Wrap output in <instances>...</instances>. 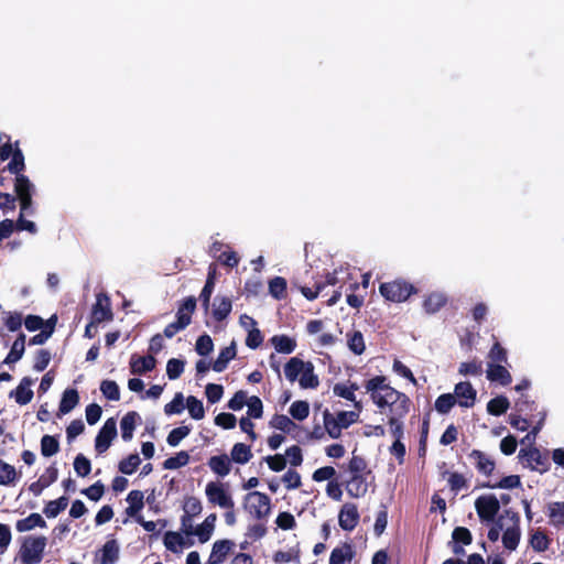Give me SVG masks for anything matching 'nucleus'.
I'll return each instance as SVG.
<instances>
[{"instance_id":"43","label":"nucleus","mask_w":564,"mask_h":564,"mask_svg":"<svg viewBox=\"0 0 564 564\" xmlns=\"http://www.w3.org/2000/svg\"><path fill=\"white\" fill-rule=\"evenodd\" d=\"M325 431L332 438H338L341 435L344 426L339 424L338 417H334L332 413L326 409L323 413Z\"/></svg>"},{"instance_id":"51","label":"nucleus","mask_w":564,"mask_h":564,"mask_svg":"<svg viewBox=\"0 0 564 564\" xmlns=\"http://www.w3.org/2000/svg\"><path fill=\"white\" fill-rule=\"evenodd\" d=\"M348 470L351 475H369L371 471L368 469V464L362 456L355 455L352 453V457L348 463Z\"/></svg>"},{"instance_id":"5","label":"nucleus","mask_w":564,"mask_h":564,"mask_svg":"<svg viewBox=\"0 0 564 564\" xmlns=\"http://www.w3.org/2000/svg\"><path fill=\"white\" fill-rule=\"evenodd\" d=\"M245 509L256 519H264L271 511V501L268 495L260 491L248 492L243 498Z\"/></svg>"},{"instance_id":"58","label":"nucleus","mask_w":564,"mask_h":564,"mask_svg":"<svg viewBox=\"0 0 564 564\" xmlns=\"http://www.w3.org/2000/svg\"><path fill=\"white\" fill-rule=\"evenodd\" d=\"M514 410L520 414L530 416L531 413L536 410V404L534 401L530 400L527 394H521L514 402Z\"/></svg>"},{"instance_id":"42","label":"nucleus","mask_w":564,"mask_h":564,"mask_svg":"<svg viewBox=\"0 0 564 564\" xmlns=\"http://www.w3.org/2000/svg\"><path fill=\"white\" fill-rule=\"evenodd\" d=\"M349 275V272L347 269H336L333 272H328L324 280H319V284L323 285V290L328 286H335L339 284V289L343 288V283L345 282V279Z\"/></svg>"},{"instance_id":"17","label":"nucleus","mask_w":564,"mask_h":564,"mask_svg":"<svg viewBox=\"0 0 564 564\" xmlns=\"http://www.w3.org/2000/svg\"><path fill=\"white\" fill-rule=\"evenodd\" d=\"M156 366V359L152 355L138 356L132 355L130 358V371L133 375H144L152 371Z\"/></svg>"},{"instance_id":"45","label":"nucleus","mask_w":564,"mask_h":564,"mask_svg":"<svg viewBox=\"0 0 564 564\" xmlns=\"http://www.w3.org/2000/svg\"><path fill=\"white\" fill-rule=\"evenodd\" d=\"M547 513L550 518V522L554 527L564 525V501L560 502H550L547 505Z\"/></svg>"},{"instance_id":"55","label":"nucleus","mask_w":564,"mask_h":564,"mask_svg":"<svg viewBox=\"0 0 564 564\" xmlns=\"http://www.w3.org/2000/svg\"><path fill=\"white\" fill-rule=\"evenodd\" d=\"M17 479V470L14 466L0 459V485L9 486Z\"/></svg>"},{"instance_id":"64","label":"nucleus","mask_w":564,"mask_h":564,"mask_svg":"<svg viewBox=\"0 0 564 564\" xmlns=\"http://www.w3.org/2000/svg\"><path fill=\"white\" fill-rule=\"evenodd\" d=\"M488 358L494 364H506L508 361V354L506 348H503L501 344L496 340L488 352Z\"/></svg>"},{"instance_id":"23","label":"nucleus","mask_w":564,"mask_h":564,"mask_svg":"<svg viewBox=\"0 0 564 564\" xmlns=\"http://www.w3.org/2000/svg\"><path fill=\"white\" fill-rule=\"evenodd\" d=\"M141 421V416L135 411H129L124 414L120 422L121 437L124 442H129L133 437V432L137 425V422Z\"/></svg>"},{"instance_id":"6","label":"nucleus","mask_w":564,"mask_h":564,"mask_svg":"<svg viewBox=\"0 0 564 564\" xmlns=\"http://www.w3.org/2000/svg\"><path fill=\"white\" fill-rule=\"evenodd\" d=\"M205 494L210 505L218 506L223 509H235V501L230 492L225 488V484L209 481L206 485Z\"/></svg>"},{"instance_id":"60","label":"nucleus","mask_w":564,"mask_h":564,"mask_svg":"<svg viewBox=\"0 0 564 564\" xmlns=\"http://www.w3.org/2000/svg\"><path fill=\"white\" fill-rule=\"evenodd\" d=\"M270 425L273 429L280 430L285 433H289L292 427L296 426V424L285 414H274L270 421Z\"/></svg>"},{"instance_id":"59","label":"nucleus","mask_w":564,"mask_h":564,"mask_svg":"<svg viewBox=\"0 0 564 564\" xmlns=\"http://www.w3.org/2000/svg\"><path fill=\"white\" fill-rule=\"evenodd\" d=\"M186 406L189 412V415L194 420H202L205 416V410H204L203 402L200 400H198L196 397H194V395L187 397Z\"/></svg>"},{"instance_id":"63","label":"nucleus","mask_w":564,"mask_h":564,"mask_svg":"<svg viewBox=\"0 0 564 564\" xmlns=\"http://www.w3.org/2000/svg\"><path fill=\"white\" fill-rule=\"evenodd\" d=\"M445 474H447V471ZM448 475L449 476H448L447 482L453 492L458 494L460 490L468 487L467 479L465 478V476L463 474L454 471V473H448Z\"/></svg>"},{"instance_id":"26","label":"nucleus","mask_w":564,"mask_h":564,"mask_svg":"<svg viewBox=\"0 0 564 564\" xmlns=\"http://www.w3.org/2000/svg\"><path fill=\"white\" fill-rule=\"evenodd\" d=\"M232 310V302L227 296L217 295L214 300L212 315L215 321L221 322L226 319Z\"/></svg>"},{"instance_id":"61","label":"nucleus","mask_w":564,"mask_h":564,"mask_svg":"<svg viewBox=\"0 0 564 564\" xmlns=\"http://www.w3.org/2000/svg\"><path fill=\"white\" fill-rule=\"evenodd\" d=\"M185 361L177 358H172L166 364V375L170 380H176L184 371Z\"/></svg>"},{"instance_id":"48","label":"nucleus","mask_w":564,"mask_h":564,"mask_svg":"<svg viewBox=\"0 0 564 564\" xmlns=\"http://www.w3.org/2000/svg\"><path fill=\"white\" fill-rule=\"evenodd\" d=\"M141 464L139 454L133 453L119 462L118 470L124 475H132Z\"/></svg>"},{"instance_id":"1","label":"nucleus","mask_w":564,"mask_h":564,"mask_svg":"<svg viewBox=\"0 0 564 564\" xmlns=\"http://www.w3.org/2000/svg\"><path fill=\"white\" fill-rule=\"evenodd\" d=\"M365 389L370 393L372 402L379 409L389 408L392 416L389 417L391 435L394 440L403 437L404 430L400 419L410 411L411 401L409 397L387 383V377L375 376L365 382Z\"/></svg>"},{"instance_id":"10","label":"nucleus","mask_w":564,"mask_h":564,"mask_svg":"<svg viewBox=\"0 0 564 564\" xmlns=\"http://www.w3.org/2000/svg\"><path fill=\"white\" fill-rule=\"evenodd\" d=\"M117 436V423L113 417H109L95 438V449L98 454L105 453Z\"/></svg>"},{"instance_id":"54","label":"nucleus","mask_w":564,"mask_h":564,"mask_svg":"<svg viewBox=\"0 0 564 564\" xmlns=\"http://www.w3.org/2000/svg\"><path fill=\"white\" fill-rule=\"evenodd\" d=\"M456 402H457V400L454 394H452V393L441 394L435 400V410L440 414H447L452 410V408L456 404Z\"/></svg>"},{"instance_id":"29","label":"nucleus","mask_w":564,"mask_h":564,"mask_svg":"<svg viewBox=\"0 0 564 564\" xmlns=\"http://www.w3.org/2000/svg\"><path fill=\"white\" fill-rule=\"evenodd\" d=\"M25 351V334L20 333L13 341L11 349L3 360L6 365H12L19 361Z\"/></svg>"},{"instance_id":"46","label":"nucleus","mask_w":564,"mask_h":564,"mask_svg":"<svg viewBox=\"0 0 564 564\" xmlns=\"http://www.w3.org/2000/svg\"><path fill=\"white\" fill-rule=\"evenodd\" d=\"M286 280L282 276H274L269 281V293L275 300H283L286 297Z\"/></svg>"},{"instance_id":"24","label":"nucleus","mask_w":564,"mask_h":564,"mask_svg":"<svg viewBox=\"0 0 564 564\" xmlns=\"http://www.w3.org/2000/svg\"><path fill=\"white\" fill-rule=\"evenodd\" d=\"M355 550L350 542H344L341 546L335 547L330 552L329 564H345L355 557Z\"/></svg>"},{"instance_id":"57","label":"nucleus","mask_w":564,"mask_h":564,"mask_svg":"<svg viewBox=\"0 0 564 564\" xmlns=\"http://www.w3.org/2000/svg\"><path fill=\"white\" fill-rule=\"evenodd\" d=\"M521 486V479L518 475H509L501 478L497 484H484L487 488H501V489H513Z\"/></svg>"},{"instance_id":"31","label":"nucleus","mask_w":564,"mask_h":564,"mask_svg":"<svg viewBox=\"0 0 564 564\" xmlns=\"http://www.w3.org/2000/svg\"><path fill=\"white\" fill-rule=\"evenodd\" d=\"M36 527L46 528V522L40 513H31L15 522V530L21 533L31 531Z\"/></svg>"},{"instance_id":"40","label":"nucleus","mask_w":564,"mask_h":564,"mask_svg":"<svg viewBox=\"0 0 564 564\" xmlns=\"http://www.w3.org/2000/svg\"><path fill=\"white\" fill-rule=\"evenodd\" d=\"M231 460L237 464H247L252 458L250 445L245 443H236L230 452Z\"/></svg>"},{"instance_id":"7","label":"nucleus","mask_w":564,"mask_h":564,"mask_svg":"<svg viewBox=\"0 0 564 564\" xmlns=\"http://www.w3.org/2000/svg\"><path fill=\"white\" fill-rule=\"evenodd\" d=\"M15 198L20 202L22 212H29L32 208V197L35 193V187L30 178L24 174H18L14 180Z\"/></svg>"},{"instance_id":"39","label":"nucleus","mask_w":564,"mask_h":564,"mask_svg":"<svg viewBox=\"0 0 564 564\" xmlns=\"http://www.w3.org/2000/svg\"><path fill=\"white\" fill-rule=\"evenodd\" d=\"M520 538V525H511L507 528L502 534L503 546L509 551H514L519 545Z\"/></svg>"},{"instance_id":"3","label":"nucleus","mask_w":564,"mask_h":564,"mask_svg":"<svg viewBox=\"0 0 564 564\" xmlns=\"http://www.w3.org/2000/svg\"><path fill=\"white\" fill-rule=\"evenodd\" d=\"M197 300L195 296L185 297L177 306L176 321L167 324L163 330L166 338L174 337L178 332L184 330L191 323L196 311Z\"/></svg>"},{"instance_id":"15","label":"nucleus","mask_w":564,"mask_h":564,"mask_svg":"<svg viewBox=\"0 0 564 564\" xmlns=\"http://www.w3.org/2000/svg\"><path fill=\"white\" fill-rule=\"evenodd\" d=\"M58 469L55 464L46 468L45 473L40 478L29 486V490L34 496H40L42 491L57 480Z\"/></svg>"},{"instance_id":"28","label":"nucleus","mask_w":564,"mask_h":564,"mask_svg":"<svg viewBox=\"0 0 564 564\" xmlns=\"http://www.w3.org/2000/svg\"><path fill=\"white\" fill-rule=\"evenodd\" d=\"M447 304V296L442 292H432L423 301V308L427 314H434Z\"/></svg>"},{"instance_id":"62","label":"nucleus","mask_w":564,"mask_h":564,"mask_svg":"<svg viewBox=\"0 0 564 564\" xmlns=\"http://www.w3.org/2000/svg\"><path fill=\"white\" fill-rule=\"evenodd\" d=\"M191 433V427L187 425H182L173 429L166 438V442L170 446H177L183 438H185Z\"/></svg>"},{"instance_id":"35","label":"nucleus","mask_w":564,"mask_h":564,"mask_svg":"<svg viewBox=\"0 0 564 564\" xmlns=\"http://www.w3.org/2000/svg\"><path fill=\"white\" fill-rule=\"evenodd\" d=\"M127 501L129 507L126 512L129 517H135L144 507V495L140 490H131L128 494Z\"/></svg>"},{"instance_id":"30","label":"nucleus","mask_w":564,"mask_h":564,"mask_svg":"<svg viewBox=\"0 0 564 564\" xmlns=\"http://www.w3.org/2000/svg\"><path fill=\"white\" fill-rule=\"evenodd\" d=\"M101 554L99 557L100 564H113L119 558V544L117 540H108L100 550Z\"/></svg>"},{"instance_id":"44","label":"nucleus","mask_w":564,"mask_h":564,"mask_svg":"<svg viewBox=\"0 0 564 564\" xmlns=\"http://www.w3.org/2000/svg\"><path fill=\"white\" fill-rule=\"evenodd\" d=\"M509 406L510 402L508 398L505 395H498L487 403V411L491 415L500 416L508 411Z\"/></svg>"},{"instance_id":"53","label":"nucleus","mask_w":564,"mask_h":564,"mask_svg":"<svg viewBox=\"0 0 564 564\" xmlns=\"http://www.w3.org/2000/svg\"><path fill=\"white\" fill-rule=\"evenodd\" d=\"M189 462V455L185 451L178 452L175 456L169 457L163 462L164 469H178L186 466Z\"/></svg>"},{"instance_id":"8","label":"nucleus","mask_w":564,"mask_h":564,"mask_svg":"<svg viewBox=\"0 0 564 564\" xmlns=\"http://www.w3.org/2000/svg\"><path fill=\"white\" fill-rule=\"evenodd\" d=\"M475 509L481 521L492 522L500 510V502L495 495H484L476 499Z\"/></svg>"},{"instance_id":"56","label":"nucleus","mask_w":564,"mask_h":564,"mask_svg":"<svg viewBox=\"0 0 564 564\" xmlns=\"http://www.w3.org/2000/svg\"><path fill=\"white\" fill-rule=\"evenodd\" d=\"M289 412L294 420L303 421L310 414V404L307 401H295L291 404Z\"/></svg>"},{"instance_id":"33","label":"nucleus","mask_w":564,"mask_h":564,"mask_svg":"<svg viewBox=\"0 0 564 564\" xmlns=\"http://www.w3.org/2000/svg\"><path fill=\"white\" fill-rule=\"evenodd\" d=\"M216 520V513H210L209 516L206 517L202 524L195 528V535H197L198 541L200 543H206L210 539L215 529Z\"/></svg>"},{"instance_id":"4","label":"nucleus","mask_w":564,"mask_h":564,"mask_svg":"<svg viewBox=\"0 0 564 564\" xmlns=\"http://www.w3.org/2000/svg\"><path fill=\"white\" fill-rule=\"evenodd\" d=\"M47 539L44 535H26L19 551L22 564H39L43 560Z\"/></svg>"},{"instance_id":"32","label":"nucleus","mask_w":564,"mask_h":564,"mask_svg":"<svg viewBox=\"0 0 564 564\" xmlns=\"http://www.w3.org/2000/svg\"><path fill=\"white\" fill-rule=\"evenodd\" d=\"M279 354H292L296 348V340L288 335H275L270 339Z\"/></svg>"},{"instance_id":"36","label":"nucleus","mask_w":564,"mask_h":564,"mask_svg":"<svg viewBox=\"0 0 564 564\" xmlns=\"http://www.w3.org/2000/svg\"><path fill=\"white\" fill-rule=\"evenodd\" d=\"M347 346L355 355H362L366 350L364 335L360 330H351L346 334Z\"/></svg>"},{"instance_id":"14","label":"nucleus","mask_w":564,"mask_h":564,"mask_svg":"<svg viewBox=\"0 0 564 564\" xmlns=\"http://www.w3.org/2000/svg\"><path fill=\"white\" fill-rule=\"evenodd\" d=\"M34 383V380L30 377H23L19 386L9 393L10 398H13L20 405L30 403L33 399V391L30 387Z\"/></svg>"},{"instance_id":"9","label":"nucleus","mask_w":564,"mask_h":564,"mask_svg":"<svg viewBox=\"0 0 564 564\" xmlns=\"http://www.w3.org/2000/svg\"><path fill=\"white\" fill-rule=\"evenodd\" d=\"M519 458L527 462V466L541 474L550 469V462L546 454H542L539 448L531 446L529 448H521Z\"/></svg>"},{"instance_id":"47","label":"nucleus","mask_w":564,"mask_h":564,"mask_svg":"<svg viewBox=\"0 0 564 564\" xmlns=\"http://www.w3.org/2000/svg\"><path fill=\"white\" fill-rule=\"evenodd\" d=\"M68 505V498L65 496L59 497L56 500L48 501L43 512L47 518H56Z\"/></svg>"},{"instance_id":"13","label":"nucleus","mask_w":564,"mask_h":564,"mask_svg":"<svg viewBox=\"0 0 564 564\" xmlns=\"http://www.w3.org/2000/svg\"><path fill=\"white\" fill-rule=\"evenodd\" d=\"M454 395L463 408H471L475 404L477 391L468 381L458 382L454 389Z\"/></svg>"},{"instance_id":"50","label":"nucleus","mask_w":564,"mask_h":564,"mask_svg":"<svg viewBox=\"0 0 564 564\" xmlns=\"http://www.w3.org/2000/svg\"><path fill=\"white\" fill-rule=\"evenodd\" d=\"M59 451V443L58 440L55 436L52 435H44L41 438V454L44 457H51L58 453Z\"/></svg>"},{"instance_id":"22","label":"nucleus","mask_w":564,"mask_h":564,"mask_svg":"<svg viewBox=\"0 0 564 564\" xmlns=\"http://www.w3.org/2000/svg\"><path fill=\"white\" fill-rule=\"evenodd\" d=\"M237 356L236 343L232 341L229 346L219 351L217 359L213 362L212 368L216 372H223L227 369L228 364Z\"/></svg>"},{"instance_id":"49","label":"nucleus","mask_w":564,"mask_h":564,"mask_svg":"<svg viewBox=\"0 0 564 564\" xmlns=\"http://www.w3.org/2000/svg\"><path fill=\"white\" fill-rule=\"evenodd\" d=\"M163 543L169 551L174 553L180 552V549L186 544L181 533L174 531L165 532Z\"/></svg>"},{"instance_id":"37","label":"nucleus","mask_w":564,"mask_h":564,"mask_svg":"<svg viewBox=\"0 0 564 564\" xmlns=\"http://www.w3.org/2000/svg\"><path fill=\"white\" fill-rule=\"evenodd\" d=\"M299 383L303 389H316L318 387L319 380L314 373V366L311 361H306L305 369L299 378Z\"/></svg>"},{"instance_id":"41","label":"nucleus","mask_w":564,"mask_h":564,"mask_svg":"<svg viewBox=\"0 0 564 564\" xmlns=\"http://www.w3.org/2000/svg\"><path fill=\"white\" fill-rule=\"evenodd\" d=\"M25 169L24 155L21 149L19 148V142H15L14 153L11 155V161L6 166L11 174L18 176V174H22Z\"/></svg>"},{"instance_id":"27","label":"nucleus","mask_w":564,"mask_h":564,"mask_svg":"<svg viewBox=\"0 0 564 564\" xmlns=\"http://www.w3.org/2000/svg\"><path fill=\"white\" fill-rule=\"evenodd\" d=\"M368 491L367 476L352 475L347 485V494L352 498L364 497Z\"/></svg>"},{"instance_id":"20","label":"nucleus","mask_w":564,"mask_h":564,"mask_svg":"<svg viewBox=\"0 0 564 564\" xmlns=\"http://www.w3.org/2000/svg\"><path fill=\"white\" fill-rule=\"evenodd\" d=\"M358 389H359V387L356 382H350L349 384L336 383L333 388V392L335 395L352 402L354 406L358 411H361L362 404L360 401L356 400V395H355V391H357Z\"/></svg>"},{"instance_id":"38","label":"nucleus","mask_w":564,"mask_h":564,"mask_svg":"<svg viewBox=\"0 0 564 564\" xmlns=\"http://www.w3.org/2000/svg\"><path fill=\"white\" fill-rule=\"evenodd\" d=\"M306 362L299 357H292L284 366L285 378L294 382L305 369Z\"/></svg>"},{"instance_id":"34","label":"nucleus","mask_w":564,"mask_h":564,"mask_svg":"<svg viewBox=\"0 0 564 564\" xmlns=\"http://www.w3.org/2000/svg\"><path fill=\"white\" fill-rule=\"evenodd\" d=\"M79 402L76 389H66L59 402L58 412L61 415L69 413Z\"/></svg>"},{"instance_id":"25","label":"nucleus","mask_w":564,"mask_h":564,"mask_svg":"<svg viewBox=\"0 0 564 564\" xmlns=\"http://www.w3.org/2000/svg\"><path fill=\"white\" fill-rule=\"evenodd\" d=\"M208 467L219 477L227 476L231 470V459L227 454L212 456L207 462Z\"/></svg>"},{"instance_id":"11","label":"nucleus","mask_w":564,"mask_h":564,"mask_svg":"<svg viewBox=\"0 0 564 564\" xmlns=\"http://www.w3.org/2000/svg\"><path fill=\"white\" fill-rule=\"evenodd\" d=\"M90 319L99 324L113 319L110 297L107 294L99 293L96 295V302L91 307Z\"/></svg>"},{"instance_id":"21","label":"nucleus","mask_w":564,"mask_h":564,"mask_svg":"<svg viewBox=\"0 0 564 564\" xmlns=\"http://www.w3.org/2000/svg\"><path fill=\"white\" fill-rule=\"evenodd\" d=\"M469 458L474 460L476 469L482 475L490 476L495 470V462L479 449H473Z\"/></svg>"},{"instance_id":"52","label":"nucleus","mask_w":564,"mask_h":564,"mask_svg":"<svg viewBox=\"0 0 564 564\" xmlns=\"http://www.w3.org/2000/svg\"><path fill=\"white\" fill-rule=\"evenodd\" d=\"M100 391L107 400L110 401H119L120 400V389L116 381L113 380H102L100 383Z\"/></svg>"},{"instance_id":"16","label":"nucleus","mask_w":564,"mask_h":564,"mask_svg":"<svg viewBox=\"0 0 564 564\" xmlns=\"http://www.w3.org/2000/svg\"><path fill=\"white\" fill-rule=\"evenodd\" d=\"M235 547V543L231 540H218L213 544L212 552L209 554L208 564H221L225 562L228 554Z\"/></svg>"},{"instance_id":"12","label":"nucleus","mask_w":564,"mask_h":564,"mask_svg":"<svg viewBox=\"0 0 564 564\" xmlns=\"http://www.w3.org/2000/svg\"><path fill=\"white\" fill-rule=\"evenodd\" d=\"M359 519L360 516L355 503L346 502L343 505L338 514V523L343 530L352 531L358 525Z\"/></svg>"},{"instance_id":"19","label":"nucleus","mask_w":564,"mask_h":564,"mask_svg":"<svg viewBox=\"0 0 564 564\" xmlns=\"http://www.w3.org/2000/svg\"><path fill=\"white\" fill-rule=\"evenodd\" d=\"M486 373L491 382H498L501 386H509L512 382L511 373L501 364L489 362Z\"/></svg>"},{"instance_id":"2","label":"nucleus","mask_w":564,"mask_h":564,"mask_svg":"<svg viewBox=\"0 0 564 564\" xmlns=\"http://www.w3.org/2000/svg\"><path fill=\"white\" fill-rule=\"evenodd\" d=\"M417 292L419 290L414 284L402 278H397L379 285L381 296L392 303L405 302L411 295L417 294Z\"/></svg>"},{"instance_id":"18","label":"nucleus","mask_w":564,"mask_h":564,"mask_svg":"<svg viewBox=\"0 0 564 564\" xmlns=\"http://www.w3.org/2000/svg\"><path fill=\"white\" fill-rule=\"evenodd\" d=\"M252 327L249 329L247 338H246V346L250 349H257L260 347L263 343V335L259 328H257V321L248 315H242L240 317V322L243 326H247V322Z\"/></svg>"}]
</instances>
